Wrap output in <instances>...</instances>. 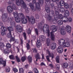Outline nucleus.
Here are the masks:
<instances>
[{
  "instance_id": "nucleus-63",
  "label": "nucleus",
  "mask_w": 73,
  "mask_h": 73,
  "mask_svg": "<svg viewBox=\"0 0 73 73\" xmlns=\"http://www.w3.org/2000/svg\"><path fill=\"white\" fill-rule=\"evenodd\" d=\"M66 41H67V42H68V41H69V38H66L65 39Z\"/></svg>"
},
{
  "instance_id": "nucleus-9",
  "label": "nucleus",
  "mask_w": 73,
  "mask_h": 73,
  "mask_svg": "<svg viewBox=\"0 0 73 73\" xmlns=\"http://www.w3.org/2000/svg\"><path fill=\"white\" fill-rule=\"evenodd\" d=\"M55 10L56 11V12H57L58 13V12H64L65 9L61 7H58L57 8H55Z\"/></svg>"
},
{
  "instance_id": "nucleus-29",
  "label": "nucleus",
  "mask_w": 73,
  "mask_h": 73,
  "mask_svg": "<svg viewBox=\"0 0 73 73\" xmlns=\"http://www.w3.org/2000/svg\"><path fill=\"white\" fill-rule=\"evenodd\" d=\"M68 63L66 62L64 63L63 64V66L64 68H66L68 66Z\"/></svg>"
},
{
  "instance_id": "nucleus-16",
  "label": "nucleus",
  "mask_w": 73,
  "mask_h": 73,
  "mask_svg": "<svg viewBox=\"0 0 73 73\" xmlns=\"http://www.w3.org/2000/svg\"><path fill=\"white\" fill-rule=\"evenodd\" d=\"M13 9L11 7V6H9L7 7V11L8 13H11L13 12Z\"/></svg>"
},
{
  "instance_id": "nucleus-55",
  "label": "nucleus",
  "mask_w": 73,
  "mask_h": 73,
  "mask_svg": "<svg viewBox=\"0 0 73 73\" xmlns=\"http://www.w3.org/2000/svg\"><path fill=\"white\" fill-rule=\"evenodd\" d=\"M35 18L36 19H39V15L37 14L35 15Z\"/></svg>"
},
{
  "instance_id": "nucleus-62",
  "label": "nucleus",
  "mask_w": 73,
  "mask_h": 73,
  "mask_svg": "<svg viewBox=\"0 0 73 73\" xmlns=\"http://www.w3.org/2000/svg\"><path fill=\"white\" fill-rule=\"evenodd\" d=\"M26 17L29 20H29H31V19H30V18H29V16H26Z\"/></svg>"
},
{
  "instance_id": "nucleus-34",
  "label": "nucleus",
  "mask_w": 73,
  "mask_h": 73,
  "mask_svg": "<svg viewBox=\"0 0 73 73\" xmlns=\"http://www.w3.org/2000/svg\"><path fill=\"white\" fill-rule=\"evenodd\" d=\"M56 61L57 63H60V56H58L56 57Z\"/></svg>"
},
{
  "instance_id": "nucleus-18",
  "label": "nucleus",
  "mask_w": 73,
  "mask_h": 73,
  "mask_svg": "<svg viewBox=\"0 0 73 73\" xmlns=\"http://www.w3.org/2000/svg\"><path fill=\"white\" fill-rule=\"evenodd\" d=\"M35 57L36 58V61H37L38 60H40L41 59L40 55L38 53H37L35 55Z\"/></svg>"
},
{
  "instance_id": "nucleus-31",
  "label": "nucleus",
  "mask_w": 73,
  "mask_h": 73,
  "mask_svg": "<svg viewBox=\"0 0 73 73\" xmlns=\"http://www.w3.org/2000/svg\"><path fill=\"white\" fill-rule=\"evenodd\" d=\"M11 44L8 43H7L6 46V47L7 48V49H9L10 48H11Z\"/></svg>"
},
{
  "instance_id": "nucleus-10",
  "label": "nucleus",
  "mask_w": 73,
  "mask_h": 73,
  "mask_svg": "<svg viewBox=\"0 0 73 73\" xmlns=\"http://www.w3.org/2000/svg\"><path fill=\"white\" fill-rule=\"evenodd\" d=\"M16 29H17V31L20 33H21L23 31L22 27L20 25H17L16 26Z\"/></svg>"
},
{
  "instance_id": "nucleus-42",
  "label": "nucleus",
  "mask_w": 73,
  "mask_h": 73,
  "mask_svg": "<svg viewBox=\"0 0 73 73\" xmlns=\"http://www.w3.org/2000/svg\"><path fill=\"white\" fill-rule=\"evenodd\" d=\"M4 44V43L1 42L0 43V46L1 48H3L4 46H5Z\"/></svg>"
},
{
  "instance_id": "nucleus-41",
  "label": "nucleus",
  "mask_w": 73,
  "mask_h": 73,
  "mask_svg": "<svg viewBox=\"0 0 73 73\" xmlns=\"http://www.w3.org/2000/svg\"><path fill=\"white\" fill-rule=\"evenodd\" d=\"M26 47L27 50H29L30 49V45L28 43H27L26 44Z\"/></svg>"
},
{
  "instance_id": "nucleus-12",
  "label": "nucleus",
  "mask_w": 73,
  "mask_h": 73,
  "mask_svg": "<svg viewBox=\"0 0 73 73\" xmlns=\"http://www.w3.org/2000/svg\"><path fill=\"white\" fill-rule=\"evenodd\" d=\"M66 30L68 33H71V27L70 26H66Z\"/></svg>"
},
{
  "instance_id": "nucleus-64",
  "label": "nucleus",
  "mask_w": 73,
  "mask_h": 73,
  "mask_svg": "<svg viewBox=\"0 0 73 73\" xmlns=\"http://www.w3.org/2000/svg\"><path fill=\"white\" fill-rule=\"evenodd\" d=\"M71 13L72 15L73 16V8H72V10H71Z\"/></svg>"
},
{
  "instance_id": "nucleus-23",
  "label": "nucleus",
  "mask_w": 73,
  "mask_h": 73,
  "mask_svg": "<svg viewBox=\"0 0 73 73\" xmlns=\"http://www.w3.org/2000/svg\"><path fill=\"white\" fill-rule=\"evenodd\" d=\"M62 20H63L64 23H67L68 21V18L67 17H64L63 18H62Z\"/></svg>"
},
{
  "instance_id": "nucleus-7",
  "label": "nucleus",
  "mask_w": 73,
  "mask_h": 73,
  "mask_svg": "<svg viewBox=\"0 0 73 73\" xmlns=\"http://www.w3.org/2000/svg\"><path fill=\"white\" fill-rule=\"evenodd\" d=\"M46 52L48 56L47 55L46 56V59L48 62H50L49 56L50 57H51L52 59H53V58H54V54H53V53L50 54V52L48 50H46Z\"/></svg>"
},
{
  "instance_id": "nucleus-58",
  "label": "nucleus",
  "mask_w": 73,
  "mask_h": 73,
  "mask_svg": "<svg viewBox=\"0 0 73 73\" xmlns=\"http://www.w3.org/2000/svg\"><path fill=\"white\" fill-rule=\"evenodd\" d=\"M49 66L51 68H54V67H53V66L52 64H50L49 65Z\"/></svg>"
},
{
  "instance_id": "nucleus-15",
  "label": "nucleus",
  "mask_w": 73,
  "mask_h": 73,
  "mask_svg": "<svg viewBox=\"0 0 73 73\" xmlns=\"http://www.w3.org/2000/svg\"><path fill=\"white\" fill-rule=\"evenodd\" d=\"M57 13H56V14L54 15V19L55 18H58V19H62V15L61 14H59V15L57 14Z\"/></svg>"
},
{
  "instance_id": "nucleus-61",
  "label": "nucleus",
  "mask_w": 73,
  "mask_h": 73,
  "mask_svg": "<svg viewBox=\"0 0 73 73\" xmlns=\"http://www.w3.org/2000/svg\"><path fill=\"white\" fill-rule=\"evenodd\" d=\"M42 59L43 60L44 59V55L43 54H42Z\"/></svg>"
},
{
  "instance_id": "nucleus-47",
  "label": "nucleus",
  "mask_w": 73,
  "mask_h": 73,
  "mask_svg": "<svg viewBox=\"0 0 73 73\" xmlns=\"http://www.w3.org/2000/svg\"><path fill=\"white\" fill-rule=\"evenodd\" d=\"M4 53H6V54L9 53V50L8 49H6L4 51Z\"/></svg>"
},
{
  "instance_id": "nucleus-43",
  "label": "nucleus",
  "mask_w": 73,
  "mask_h": 73,
  "mask_svg": "<svg viewBox=\"0 0 73 73\" xmlns=\"http://www.w3.org/2000/svg\"><path fill=\"white\" fill-rule=\"evenodd\" d=\"M40 38H41L42 40H43L44 39H45V37L44 36V35H41L39 37Z\"/></svg>"
},
{
  "instance_id": "nucleus-3",
  "label": "nucleus",
  "mask_w": 73,
  "mask_h": 73,
  "mask_svg": "<svg viewBox=\"0 0 73 73\" xmlns=\"http://www.w3.org/2000/svg\"><path fill=\"white\" fill-rule=\"evenodd\" d=\"M51 27L52 28V31L50 33L51 38L52 41H54L55 40V36L54 35L53 32H55L57 31V27L54 25L52 26Z\"/></svg>"
},
{
  "instance_id": "nucleus-51",
  "label": "nucleus",
  "mask_w": 73,
  "mask_h": 73,
  "mask_svg": "<svg viewBox=\"0 0 73 73\" xmlns=\"http://www.w3.org/2000/svg\"><path fill=\"white\" fill-rule=\"evenodd\" d=\"M16 3L17 5L19 6L21 5L20 3L19 2V0H17V1H16Z\"/></svg>"
},
{
  "instance_id": "nucleus-21",
  "label": "nucleus",
  "mask_w": 73,
  "mask_h": 73,
  "mask_svg": "<svg viewBox=\"0 0 73 73\" xmlns=\"http://www.w3.org/2000/svg\"><path fill=\"white\" fill-rule=\"evenodd\" d=\"M58 52L59 53H61L63 52V49L62 48L61 46H60L58 47Z\"/></svg>"
},
{
  "instance_id": "nucleus-59",
  "label": "nucleus",
  "mask_w": 73,
  "mask_h": 73,
  "mask_svg": "<svg viewBox=\"0 0 73 73\" xmlns=\"http://www.w3.org/2000/svg\"><path fill=\"white\" fill-rule=\"evenodd\" d=\"M40 65L41 66H42V65H44V66H45V64L44 63V62H42L40 63Z\"/></svg>"
},
{
  "instance_id": "nucleus-36",
  "label": "nucleus",
  "mask_w": 73,
  "mask_h": 73,
  "mask_svg": "<svg viewBox=\"0 0 73 73\" xmlns=\"http://www.w3.org/2000/svg\"><path fill=\"white\" fill-rule=\"evenodd\" d=\"M20 73H24V70L23 68H21L19 69Z\"/></svg>"
},
{
  "instance_id": "nucleus-27",
  "label": "nucleus",
  "mask_w": 73,
  "mask_h": 73,
  "mask_svg": "<svg viewBox=\"0 0 73 73\" xmlns=\"http://www.w3.org/2000/svg\"><path fill=\"white\" fill-rule=\"evenodd\" d=\"M13 14L15 18H16L17 17H19L20 16V15H19V14H18V13L17 12H14Z\"/></svg>"
},
{
  "instance_id": "nucleus-20",
  "label": "nucleus",
  "mask_w": 73,
  "mask_h": 73,
  "mask_svg": "<svg viewBox=\"0 0 73 73\" xmlns=\"http://www.w3.org/2000/svg\"><path fill=\"white\" fill-rule=\"evenodd\" d=\"M20 15V16L19 17H17L16 18H15V20L17 23H20L21 22V18H20V15Z\"/></svg>"
},
{
  "instance_id": "nucleus-53",
  "label": "nucleus",
  "mask_w": 73,
  "mask_h": 73,
  "mask_svg": "<svg viewBox=\"0 0 73 73\" xmlns=\"http://www.w3.org/2000/svg\"><path fill=\"white\" fill-rule=\"evenodd\" d=\"M15 41V39L13 37H12L11 38L10 40V42H11V41Z\"/></svg>"
},
{
  "instance_id": "nucleus-52",
  "label": "nucleus",
  "mask_w": 73,
  "mask_h": 73,
  "mask_svg": "<svg viewBox=\"0 0 73 73\" xmlns=\"http://www.w3.org/2000/svg\"><path fill=\"white\" fill-rule=\"evenodd\" d=\"M13 71H14L15 73H16V72H18V70L16 68H13Z\"/></svg>"
},
{
  "instance_id": "nucleus-37",
  "label": "nucleus",
  "mask_w": 73,
  "mask_h": 73,
  "mask_svg": "<svg viewBox=\"0 0 73 73\" xmlns=\"http://www.w3.org/2000/svg\"><path fill=\"white\" fill-rule=\"evenodd\" d=\"M9 58L11 60H15V57H14V55H11L9 56Z\"/></svg>"
},
{
  "instance_id": "nucleus-8",
  "label": "nucleus",
  "mask_w": 73,
  "mask_h": 73,
  "mask_svg": "<svg viewBox=\"0 0 73 73\" xmlns=\"http://www.w3.org/2000/svg\"><path fill=\"white\" fill-rule=\"evenodd\" d=\"M46 17H47V19L50 21H52L53 24H56L57 23V21L54 19L52 20V17L50 16V13H48L46 15Z\"/></svg>"
},
{
  "instance_id": "nucleus-14",
  "label": "nucleus",
  "mask_w": 73,
  "mask_h": 73,
  "mask_svg": "<svg viewBox=\"0 0 73 73\" xmlns=\"http://www.w3.org/2000/svg\"><path fill=\"white\" fill-rule=\"evenodd\" d=\"M29 23H31L32 24H33L35 23V19L34 18V17L33 16H31L30 18V19L29 21Z\"/></svg>"
},
{
  "instance_id": "nucleus-39",
  "label": "nucleus",
  "mask_w": 73,
  "mask_h": 73,
  "mask_svg": "<svg viewBox=\"0 0 73 73\" xmlns=\"http://www.w3.org/2000/svg\"><path fill=\"white\" fill-rule=\"evenodd\" d=\"M21 60L22 62H24L26 60V57H25V56H24L22 57Z\"/></svg>"
},
{
  "instance_id": "nucleus-1",
  "label": "nucleus",
  "mask_w": 73,
  "mask_h": 73,
  "mask_svg": "<svg viewBox=\"0 0 73 73\" xmlns=\"http://www.w3.org/2000/svg\"><path fill=\"white\" fill-rule=\"evenodd\" d=\"M38 3H35L36 8L35 7V6L32 4L30 3L29 4V6L30 7L31 9H32V11L33 12H35L36 11H37L38 12L40 11V4L42 5L44 3V1L43 0H39Z\"/></svg>"
},
{
  "instance_id": "nucleus-33",
  "label": "nucleus",
  "mask_w": 73,
  "mask_h": 73,
  "mask_svg": "<svg viewBox=\"0 0 73 73\" xmlns=\"http://www.w3.org/2000/svg\"><path fill=\"white\" fill-rule=\"evenodd\" d=\"M50 40L49 38L46 39V43L47 46H49V45H50Z\"/></svg>"
},
{
  "instance_id": "nucleus-40",
  "label": "nucleus",
  "mask_w": 73,
  "mask_h": 73,
  "mask_svg": "<svg viewBox=\"0 0 73 73\" xmlns=\"http://www.w3.org/2000/svg\"><path fill=\"white\" fill-rule=\"evenodd\" d=\"M15 58L17 60V61L18 62H21V61L20 60V58H19L17 56H15Z\"/></svg>"
},
{
  "instance_id": "nucleus-46",
  "label": "nucleus",
  "mask_w": 73,
  "mask_h": 73,
  "mask_svg": "<svg viewBox=\"0 0 73 73\" xmlns=\"http://www.w3.org/2000/svg\"><path fill=\"white\" fill-rule=\"evenodd\" d=\"M34 71L35 73H38V71L37 69L36 68H34Z\"/></svg>"
},
{
  "instance_id": "nucleus-17",
  "label": "nucleus",
  "mask_w": 73,
  "mask_h": 73,
  "mask_svg": "<svg viewBox=\"0 0 73 73\" xmlns=\"http://www.w3.org/2000/svg\"><path fill=\"white\" fill-rule=\"evenodd\" d=\"M56 43L54 42L52 44H51L50 45V48L52 50H54L56 49Z\"/></svg>"
},
{
  "instance_id": "nucleus-60",
  "label": "nucleus",
  "mask_w": 73,
  "mask_h": 73,
  "mask_svg": "<svg viewBox=\"0 0 73 73\" xmlns=\"http://www.w3.org/2000/svg\"><path fill=\"white\" fill-rule=\"evenodd\" d=\"M60 66H58L56 67V69L57 70H59V69H60Z\"/></svg>"
},
{
  "instance_id": "nucleus-44",
  "label": "nucleus",
  "mask_w": 73,
  "mask_h": 73,
  "mask_svg": "<svg viewBox=\"0 0 73 73\" xmlns=\"http://www.w3.org/2000/svg\"><path fill=\"white\" fill-rule=\"evenodd\" d=\"M23 34L25 38V40H26L27 39V34L25 33V32H24L23 33Z\"/></svg>"
},
{
  "instance_id": "nucleus-28",
  "label": "nucleus",
  "mask_w": 73,
  "mask_h": 73,
  "mask_svg": "<svg viewBox=\"0 0 73 73\" xmlns=\"http://www.w3.org/2000/svg\"><path fill=\"white\" fill-rule=\"evenodd\" d=\"M36 46L38 48H40L41 46V43L39 40H38L36 42Z\"/></svg>"
},
{
  "instance_id": "nucleus-45",
  "label": "nucleus",
  "mask_w": 73,
  "mask_h": 73,
  "mask_svg": "<svg viewBox=\"0 0 73 73\" xmlns=\"http://www.w3.org/2000/svg\"><path fill=\"white\" fill-rule=\"evenodd\" d=\"M5 63V61H3V59L0 58V64H4Z\"/></svg>"
},
{
  "instance_id": "nucleus-13",
  "label": "nucleus",
  "mask_w": 73,
  "mask_h": 73,
  "mask_svg": "<svg viewBox=\"0 0 73 73\" xmlns=\"http://www.w3.org/2000/svg\"><path fill=\"white\" fill-rule=\"evenodd\" d=\"M65 39H61L60 40H58V43L59 45H61V43L62 44L63 46L65 43Z\"/></svg>"
},
{
  "instance_id": "nucleus-26",
  "label": "nucleus",
  "mask_w": 73,
  "mask_h": 73,
  "mask_svg": "<svg viewBox=\"0 0 73 73\" xmlns=\"http://www.w3.org/2000/svg\"><path fill=\"white\" fill-rule=\"evenodd\" d=\"M61 34L62 35H65V30L63 28H62L61 29Z\"/></svg>"
},
{
  "instance_id": "nucleus-4",
  "label": "nucleus",
  "mask_w": 73,
  "mask_h": 73,
  "mask_svg": "<svg viewBox=\"0 0 73 73\" xmlns=\"http://www.w3.org/2000/svg\"><path fill=\"white\" fill-rule=\"evenodd\" d=\"M19 15H20V18H21L22 23L24 24H26L28 22V20L27 18L25 19V15L24 14L22 13H19Z\"/></svg>"
},
{
  "instance_id": "nucleus-30",
  "label": "nucleus",
  "mask_w": 73,
  "mask_h": 73,
  "mask_svg": "<svg viewBox=\"0 0 73 73\" xmlns=\"http://www.w3.org/2000/svg\"><path fill=\"white\" fill-rule=\"evenodd\" d=\"M57 23L59 25H61L63 24V22L62 20H60L58 21Z\"/></svg>"
},
{
  "instance_id": "nucleus-22",
  "label": "nucleus",
  "mask_w": 73,
  "mask_h": 73,
  "mask_svg": "<svg viewBox=\"0 0 73 73\" xmlns=\"http://www.w3.org/2000/svg\"><path fill=\"white\" fill-rule=\"evenodd\" d=\"M7 29H8L9 31V35L10 37H12V35H11V31H13V29L12 27H9L7 28Z\"/></svg>"
},
{
  "instance_id": "nucleus-5",
  "label": "nucleus",
  "mask_w": 73,
  "mask_h": 73,
  "mask_svg": "<svg viewBox=\"0 0 73 73\" xmlns=\"http://www.w3.org/2000/svg\"><path fill=\"white\" fill-rule=\"evenodd\" d=\"M20 4H21V6L24 9H26V12L27 13H29V11L28 10V8L26 6V4L24 2V1L23 0H21L20 2Z\"/></svg>"
},
{
  "instance_id": "nucleus-25",
  "label": "nucleus",
  "mask_w": 73,
  "mask_h": 73,
  "mask_svg": "<svg viewBox=\"0 0 73 73\" xmlns=\"http://www.w3.org/2000/svg\"><path fill=\"white\" fill-rule=\"evenodd\" d=\"M69 13L68 10H66L64 14V17H67L69 16Z\"/></svg>"
},
{
  "instance_id": "nucleus-48",
  "label": "nucleus",
  "mask_w": 73,
  "mask_h": 73,
  "mask_svg": "<svg viewBox=\"0 0 73 73\" xmlns=\"http://www.w3.org/2000/svg\"><path fill=\"white\" fill-rule=\"evenodd\" d=\"M46 3H47V5H49L50 4V1L49 0H46Z\"/></svg>"
},
{
  "instance_id": "nucleus-11",
  "label": "nucleus",
  "mask_w": 73,
  "mask_h": 73,
  "mask_svg": "<svg viewBox=\"0 0 73 73\" xmlns=\"http://www.w3.org/2000/svg\"><path fill=\"white\" fill-rule=\"evenodd\" d=\"M1 29L2 30V31L1 32V35L3 36H4V35H5V31L7 30V29L6 28L4 27H3L2 26L1 28Z\"/></svg>"
},
{
  "instance_id": "nucleus-49",
  "label": "nucleus",
  "mask_w": 73,
  "mask_h": 73,
  "mask_svg": "<svg viewBox=\"0 0 73 73\" xmlns=\"http://www.w3.org/2000/svg\"><path fill=\"white\" fill-rule=\"evenodd\" d=\"M32 50L34 53H37V50L35 48H33Z\"/></svg>"
},
{
  "instance_id": "nucleus-50",
  "label": "nucleus",
  "mask_w": 73,
  "mask_h": 73,
  "mask_svg": "<svg viewBox=\"0 0 73 73\" xmlns=\"http://www.w3.org/2000/svg\"><path fill=\"white\" fill-rule=\"evenodd\" d=\"M69 68L71 69V70H72L73 69V64L72 63L70 64V66L69 67Z\"/></svg>"
},
{
  "instance_id": "nucleus-56",
  "label": "nucleus",
  "mask_w": 73,
  "mask_h": 73,
  "mask_svg": "<svg viewBox=\"0 0 73 73\" xmlns=\"http://www.w3.org/2000/svg\"><path fill=\"white\" fill-rule=\"evenodd\" d=\"M35 30L36 35H38V29H35Z\"/></svg>"
},
{
  "instance_id": "nucleus-2",
  "label": "nucleus",
  "mask_w": 73,
  "mask_h": 73,
  "mask_svg": "<svg viewBox=\"0 0 73 73\" xmlns=\"http://www.w3.org/2000/svg\"><path fill=\"white\" fill-rule=\"evenodd\" d=\"M7 16L8 14L7 13H5L2 15V19L3 21L4 22H5V21L9 23V22H10L11 26L13 27H15L16 26V24L15 22L13 21V20L12 19L11 17H9L7 21Z\"/></svg>"
},
{
  "instance_id": "nucleus-35",
  "label": "nucleus",
  "mask_w": 73,
  "mask_h": 73,
  "mask_svg": "<svg viewBox=\"0 0 73 73\" xmlns=\"http://www.w3.org/2000/svg\"><path fill=\"white\" fill-rule=\"evenodd\" d=\"M28 59L29 62H31L32 60V58L31 57V56H28Z\"/></svg>"
},
{
  "instance_id": "nucleus-38",
  "label": "nucleus",
  "mask_w": 73,
  "mask_h": 73,
  "mask_svg": "<svg viewBox=\"0 0 73 73\" xmlns=\"http://www.w3.org/2000/svg\"><path fill=\"white\" fill-rule=\"evenodd\" d=\"M64 7L65 8V9H69V5L67 3H66L65 4Z\"/></svg>"
},
{
  "instance_id": "nucleus-6",
  "label": "nucleus",
  "mask_w": 73,
  "mask_h": 73,
  "mask_svg": "<svg viewBox=\"0 0 73 73\" xmlns=\"http://www.w3.org/2000/svg\"><path fill=\"white\" fill-rule=\"evenodd\" d=\"M43 32L44 33H48V36H50V33H49V26L48 25H44L43 28Z\"/></svg>"
},
{
  "instance_id": "nucleus-19",
  "label": "nucleus",
  "mask_w": 73,
  "mask_h": 73,
  "mask_svg": "<svg viewBox=\"0 0 73 73\" xmlns=\"http://www.w3.org/2000/svg\"><path fill=\"white\" fill-rule=\"evenodd\" d=\"M70 46V43L68 42H67L65 43L63 46L64 48H66L68 47H69Z\"/></svg>"
},
{
  "instance_id": "nucleus-57",
  "label": "nucleus",
  "mask_w": 73,
  "mask_h": 73,
  "mask_svg": "<svg viewBox=\"0 0 73 73\" xmlns=\"http://www.w3.org/2000/svg\"><path fill=\"white\" fill-rule=\"evenodd\" d=\"M10 71V68L9 67H8V68L6 69V72H9Z\"/></svg>"
},
{
  "instance_id": "nucleus-54",
  "label": "nucleus",
  "mask_w": 73,
  "mask_h": 73,
  "mask_svg": "<svg viewBox=\"0 0 73 73\" xmlns=\"http://www.w3.org/2000/svg\"><path fill=\"white\" fill-rule=\"evenodd\" d=\"M68 21L69 22L71 23L72 21V19L71 18H69L68 19Z\"/></svg>"
},
{
  "instance_id": "nucleus-32",
  "label": "nucleus",
  "mask_w": 73,
  "mask_h": 73,
  "mask_svg": "<svg viewBox=\"0 0 73 73\" xmlns=\"http://www.w3.org/2000/svg\"><path fill=\"white\" fill-rule=\"evenodd\" d=\"M46 11L47 13H49L50 12V7L48 6L47 7H46Z\"/></svg>"
},
{
  "instance_id": "nucleus-24",
  "label": "nucleus",
  "mask_w": 73,
  "mask_h": 73,
  "mask_svg": "<svg viewBox=\"0 0 73 73\" xmlns=\"http://www.w3.org/2000/svg\"><path fill=\"white\" fill-rule=\"evenodd\" d=\"M65 2L63 0H61L59 2V4L60 7H62V6H64L65 5Z\"/></svg>"
}]
</instances>
